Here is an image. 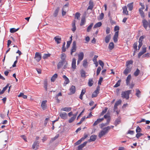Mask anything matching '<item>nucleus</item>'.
Instances as JSON below:
<instances>
[{"mask_svg":"<svg viewBox=\"0 0 150 150\" xmlns=\"http://www.w3.org/2000/svg\"><path fill=\"white\" fill-rule=\"evenodd\" d=\"M65 63V64L64 67V69H65L67 67L68 63L67 62H63L62 60H61L58 63L57 66V68L59 69Z\"/></svg>","mask_w":150,"mask_h":150,"instance_id":"3","label":"nucleus"},{"mask_svg":"<svg viewBox=\"0 0 150 150\" xmlns=\"http://www.w3.org/2000/svg\"><path fill=\"white\" fill-rule=\"evenodd\" d=\"M110 117H108L107 120V122L106 123V124L107 125H108L109 124V123L110 122Z\"/></svg>","mask_w":150,"mask_h":150,"instance_id":"64","label":"nucleus"},{"mask_svg":"<svg viewBox=\"0 0 150 150\" xmlns=\"http://www.w3.org/2000/svg\"><path fill=\"white\" fill-rule=\"evenodd\" d=\"M104 120L103 118L98 119L93 123V126H95L97 125L99 123L102 122Z\"/></svg>","mask_w":150,"mask_h":150,"instance_id":"18","label":"nucleus"},{"mask_svg":"<svg viewBox=\"0 0 150 150\" xmlns=\"http://www.w3.org/2000/svg\"><path fill=\"white\" fill-rule=\"evenodd\" d=\"M83 53L82 52H81L78 54V59H79V60H82L83 59Z\"/></svg>","mask_w":150,"mask_h":150,"instance_id":"24","label":"nucleus"},{"mask_svg":"<svg viewBox=\"0 0 150 150\" xmlns=\"http://www.w3.org/2000/svg\"><path fill=\"white\" fill-rule=\"evenodd\" d=\"M9 84H7V85L3 88V90L1 91V93H3L4 91L7 89L8 86Z\"/></svg>","mask_w":150,"mask_h":150,"instance_id":"44","label":"nucleus"},{"mask_svg":"<svg viewBox=\"0 0 150 150\" xmlns=\"http://www.w3.org/2000/svg\"><path fill=\"white\" fill-rule=\"evenodd\" d=\"M80 14L79 12L76 13L75 14V17L77 19H79V18L80 17Z\"/></svg>","mask_w":150,"mask_h":150,"instance_id":"56","label":"nucleus"},{"mask_svg":"<svg viewBox=\"0 0 150 150\" xmlns=\"http://www.w3.org/2000/svg\"><path fill=\"white\" fill-rule=\"evenodd\" d=\"M96 137L97 136L96 135H92L90 137V139L88 140V141L89 142L94 141L96 140Z\"/></svg>","mask_w":150,"mask_h":150,"instance_id":"19","label":"nucleus"},{"mask_svg":"<svg viewBox=\"0 0 150 150\" xmlns=\"http://www.w3.org/2000/svg\"><path fill=\"white\" fill-rule=\"evenodd\" d=\"M111 39V35L110 34L107 35L105 38V42L108 43Z\"/></svg>","mask_w":150,"mask_h":150,"instance_id":"23","label":"nucleus"},{"mask_svg":"<svg viewBox=\"0 0 150 150\" xmlns=\"http://www.w3.org/2000/svg\"><path fill=\"white\" fill-rule=\"evenodd\" d=\"M120 122V119L117 118L115 120L114 124L116 126L117 125L119 124Z\"/></svg>","mask_w":150,"mask_h":150,"instance_id":"43","label":"nucleus"},{"mask_svg":"<svg viewBox=\"0 0 150 150\" xmlns=\"http://www.w3.org/2000/svg\"><path fill=\"white\" fill-rule=\"evenodd\" d=\"M41 57V54L40 53L38 52H36L34 58L37 62H39L40 60Z\"/></svg>","mask_w":150,"mask_h":150,"instance_id":"4","label":"nucleus"},{"mask_svg":"<svg viewBox=\"0 0 150 150\" xmlns=\"http://www.w3.org/2000/svg\"><path fill=\"white\" fill-rule=\"evenodd\" d=\"M75 118H75V116H73L72 117H71L69 119V123H71L72 122L75 120Z\"/></svg>","mask_w":150,"mask_h":150,"instance_id":"47","label":"nucleus"},{"mask_svg":"<svg viewBox=\"0 0 150 150\" xmlns=\"http://www.w3.org/2000/svg\"><path fill=\"white\" fill-rule=\"evenodd\" d=\"M62 77L65 80L63 85L64 86H65L67 84H68L69 83L70 81L68 78L65 75H64Z\"/></svg>","mask_w":150,"mask_h":150,"instance_id":"8","label":"nucleus"},{"mask_svg":"<svg viewBox=\"0 0 150 150\" xmlns=\"http://www.w3.org/2000/svg\"><path fill=\"white\" fill-rule=\"evenodd\" d=\"M81 143V141L80 140H79L74 144V146L78 145L80 144Z\"/></svg>","mask_w":150,"mask_h":150,"instance_id":"62","label":"nucleus"},{"mask_svg":"<svg viewBox=\"0 0 150 150\" xmlns=\"http://www.w3.org/2000/svg\"><path fill=\"white\" fill-rule=\"evenodd\" d=\"M99 87H97L96 90L95 91L93 92L92 94V98L96 97L97 96L98 94L99 93Z\"/></svg>","mask_w":150,"mask_h":150,"instance_id":"9","label":"nucleus"},{"mask_svg":"<svg viewBox=\"0 0 150 150\" xmlns=\"http://www.w3.org/2000/svg\"><path fill=\"white\" fill-rule=\"evenodd\" d=\"M18 29H16L14 28H11L10 29V32L11 33H13L17 31Z\"/></svg>","mask_w":150,"mask_h":150,"instance_id":"49","label":"nucleus"},{"mask_svg":"<svg viewBox=\"0 0 150 150\" xmlns=\"http://www.w3.org/2000/svg\"><path fill=\"white\" fill-rule=\"evenodd\" d=\"M143 135V134L140 133H138L136 135V137L137 138L139 139L140 137Z\"/></svg>","mask_w":150,"mask_h":150,"instance_id":"55","label":"nucleus"},{"mask_svg":"<svg viewBox=\"0 0 150 150\" xmlns=\"http://www.w3.org/2000/svg\"><path fill=\"white\" fill-rule=\"evenodd\" d=\"M104 14L103 13H102L99 16L98 18L100 20H101L103 19L104 17Z\"/></svg>","mask_w":150,"mask_h":150,"instance_id":"51","label":"nucleus"},{"mask_svg":"<svg viewBox=\"0 0 150 150\" xmlns=\"http://www.w3.org/2000/svg\"><path fill=\"white\" fill-rule=\"evenodd\" d=\"M83 66L85 67H86L87 66V60L86 59H84L83 60Z\"/></svg>","mask_w":150,"mask_h":150,"instance_id":"46","label":"nucleus"},{"mask_svg":"<svg viewBox=\"0 0 150 150\" xmlns=\"http://www.w3.org/2000/svg\"><path fill=\"white\" fill-rule=\"evenodd\" d=\"M93 83V81L92 79H89L88 85L89 86H91Z\"/></svg>","mask_w":150,"mask_h":150,"instance_id":"36","label":"nucleus"},{"mask_svg":"<svg viewBox=\"0 0 150 150\" xmlns=\"http://www.w3.org/2000/svg\"><path fill=\"white\" fill-rule=\"evenodd\" d=\"M59 9V7H58L57 8L56 10L55 11L53 14V16L54 17H56L57 16Z\"/></svg>","mask_w":150,"mask_h":150,"instance_id":"33","label":"nucleus"},{"mask_svg":"<svg viewBox=\"0 0 150 150\" xmlns=\"http://www.w3.org/2000/svg\"><path fill=\"white\" fill-rule=\"evenodd\" d=\"M86 118V117L85 116L83 117L82 118H81L80 121L77 124V125H78L81 124L82 122L85 120Z\"/></svg>","mask_w":150,"mask_h":150,"instance_id":"48","label":"nucleus"},{"mask_svg":"<svg viewBox=\"0 0 150 150\" xmlns=\"http://www.w3.org/2000/svg\"><path fill=\"white\" fill-rule=\"evenodd\" d=\"M98 62H99V64L101 66L102 68L103 69V67L104 66V63L101 60H99V61H98Z\"/></svg>","mask_w":150,"mask_h":150,"instance_id":"50","label":"nucleus"},{"mask_svg":"<svg viewBox=\"0 0 150 150\" xmlns=\"http://www.w3.org/2000/svg\"><path fill=\"white\" fill-rule=\"evenodd\" d=\"M114 44L113 42H110L108 48L110 50H112L114 47Z\"/></svg>","mask_w":150,"mask_h":150,"instance_id":"34","label":"nucleus"},{"mask_svg":"<svg viewBox=\"0 0 150 150\" xmlns=\"http://www.w3.org/2000/svg\"><path fill=\"white\" fill-rule=\"evenodd\" d=\"M76 50V43L75 41H73L71 51V54L72 55L73 53L75 52Z\"/></svg>","mask_w":150,"mask_h":150,"instance_id":"6","label":"nucleus"},{"mask_svg":"<svg viewBox=\"0 0 150 150\" xmlns=\"http://www.w3.org/2000/svg\"><path fill=\"white\" fill-rule=\"evenodd\" d=\"M146 48L144 45L142 47V50L138 54V57L140 58V57L146 52Z\"/></svg>","mask_w":150,"mask_h":150,"instance_id":"5","label":"nucleus"},{"mask_svg":"<svg viewBox=\"0 0 150 150\" xmlns=\"http://www.w3.org/2000/svg\"><path fill=\"white\" fill-rule=\"evenodd\" d=\"M131 90L122 91L121 93V96L123 98H126L128 100L129 98V94L131 93Z\"/></svg>","mask_w":150,"mask_h":150,"instance_id":"2","label":"nucleus"},{"mask_svg":"<svg viewBox=\"0 0 150 150\" xmlns=\"http://www.w3.org/2000/svg\"><path fill=\"white\" fill-rule=\"evenodd\" d=\"M140 72V70L137 68L134 72V74L135 76H137L139 75Z\"/></svg>","mask_w":150,"mask_h":150,"instance_id":"38","label":"nucleus"},{"mask_svg":"<svg viewBox=\"0 0 150 150\" xmlns=\"http://www.w3.org/2000/svg\"><path fill=\"white\" fill-rule=\"evenodd\" d=\"M44 88L46 91H47V83L46 81H45L44 82Z\"/></svg>","mask_w":150,"mask_h":150,"instance_id":"45","label":"nucleus"},{"mask_svg":"<svg viewBox=\"0 0 150 150\" xmlns=\"http://www.w3.org/2000/svg\"><path fill=\"white\" fill-rule=\"evenodd\" d=\"M139 11L141 17L143 18H144L145 17V15L142 9L141 8H140L139 10Z\"/></svg>","mask_w":150,"mask_h":150,"instance_id":"32","label":"nucleus"},{"mask_svg":"<svg viewBox=\"0 0 150 150\" xmlns=\"http://www.w3.org/2000/svg\"><path fill=\"white\" fill-rule=\"evenodd\" d=\"M50 54L48 53L47 54H44L42 56V58L43 59H45L47 58L48 57H50Z\"/></svg>","mask_w":150,"mask_h":150,"instance_id":"39","label":"nucleus"},{"mask_svg":"<svg viewBox=\"0 0 150 150\" xmlns=\"http://www.w3.org/2000/svg\"><path fill=\"white\" fill-rule=\"evenodd\" d=\"M137 43L135 42V43L133 45V47L134 49H135L136 50H137Z\"/></svg>","mask_w":150,"mask_h":150,"instance_id":"63","label":"nucleus"},{"mask_svg":"<svg viewBox=\"0 0 150 150\" xmlns=\"http://www.w3.org/2000/svg\"><path fill=\"white\" fill-rule=\"evenodd\" d=\"M136 93L135 95L138 98H139L140 97V95H141V92L138 88H137L136 89Z\"/></svg>","mask_w":150,"mask_h":150,"instance_id":"31","label":"nucleus"},{"mask_svg":"<svg viewBox=\"0 0 150 150\" xmlns=\"http://www.w3.org/2000/svg\"><path fill=\"white\" fill-rule=\"evenodd\" d=\"M59 116L62 119H67V113L65 112L60 113Z\"/></svg>","mask_w":150,"mask_h":150,"instance_id":"12","label":"nucleus"},{"mask_svg":"<svg viewBox=\"0 0 150 150\" xmlns=\"http://www.w3.org/2000/svg\"><path fill=\"white\" fill-rule=\"evenodd\" d=\"M75 23V20H74L72 23V26L73 28L71 29V30L74 32L76 30Z\"/></svg>","mask_w":150,"mask_h":150,"instance_id":"21","label":"nucleus"},{"mask_svg":"<svg viewBox=\"0 0 150 150\" xmlns=\"http://www.w3.org/2000/svg\"><path fill=\"white\" fill-rule=\"evenodd\" d=\"M86 22V20L85 17L82 18L81 20V23L80 24V25L82 26Z\"/></svg>","mask_w":150,"mask_h":150,"instance_id":"35","label":"nucleus"},{"mask_svg":"<svg viewBox=\"0 0 150 150\" xmlns=\"http://www.w3.org/2000/svg\"><path fill=\"white\" fill-rule=\"evenodd\" d=\"M98 56L97 55H95L93 59V60L94 62H96L97 61V58L98 57Z\"/></svg>","mask_w":150,"mask_h":150,"instance_id":"61","label":"nucleus"},{"mask_svg":"<svg viewBox=\"0 0 150 150\" xmlns=\"http://www.w3.org/2000/svg\"><path fill=\"white\" fill-rule=\"evenodd\" d=\"M107 110H108V108H105V109L104 110H103V111H102V112L101 114V115H102L104 114L106 112H107Z\"/></svg>","mask_w":150,"mask_h":150,"instance_id":"57","label":"nucleus"},{"mask_svg":"<svg viewBox=\"0 0 150 150\" xmlns=\"http://www.w3.org/2000/svg\"><path fill=\"white\" fill-rule=\"evenodd\" d=\"M132 67H126V68L124 70L123 73L126 76L127 75L128 73L130 72L132 70Z\"/></svg>","mask_w":150,"mask_h":150,"instance_id":"7","label":"nucleus"},{"mask_svg":"<svg viewBox=\"0 0 150 150\" xmlns=\"http://www.w3.org/2000/svg\"><path fill=\"white\" fill-rule=\"evenodd\" d=\"M39 143L38 141H35L32 145L33 149H34L35 147H36L37 149H38L39 146Z\"/></svg>","mask_w":150,"mask_h":150,"instance_id":"17","label":"nucleus"},{"mask_svg":"<svg viewBox=\"0 0 150 150\" xmlns=\"http://www.w3.org/2000/svg\"><path fill=\"white\" fill-rule=\"evenodd\" d=\"M133 2L129 4L127 6L129 11H131L133 8Z\"/></svg>","mask_w":150,"mask_h":150,"instance_id":"28","label":"nucleus"},{"mask_svg":"<svg viewBox=\"0 0 150 150\" xmlns=\"http://www.w3.org/2000/svg\"><path fill=\"white\" fill-rule=\"evenodd\" d=\"M132 76L130 74H129L128 75L127 78V79L126 80V83L127 85H128L130 84V81L131 79Z\"/></svg>","mask_w":150,"mask_h":150,"instance_id":"16","label":"nucleus"},{"mask_svg":"<svg viewBox=\"0 0 150 150\" xmlns=\"http://www.w3.org/2000/svg\"><path fill=\"white\" fill-rule=\"evenodd\" d=\"M118 36V31H117L115 33L113 37V40L115 43L117 41Z\"/></svg>","mask_w":150,"mask_h":150,"instance_id":"13","label":"nucleus"},{"mask_svg":"<svg viewBox=\"0 0 150 150\" xmlns=\"http://www.w3.org/2000/svg\"><path fill=\"white\" fill-rule=\"evenodd\" d=\"M121 82V79L119 80L117 82V83L115 84V85L114 86V87L116 88L119 86L120 85Z\"/></svg>","mask_w":150,"mask_h":150,"instance_id":"40","label":"nucleus"},{"mask_svg":"<svg viewBox=\"0 0 150 150\" xmlns=\"http://www.w3.org/2000/svg\"><path fill=\"white\" fill-rule=\"evenodd\" d=\"M101 70V68L99 67L98 68L97 70V75L98 76L99 75V74L100 71Z\"/></svg>","mask_w":150,"mask_h":150,"instance_id":"53","label":"nucleus"},{"mask_svg":"<svg viewBox=\"0 0 150 150\" xmlns=\"http://www.w3.org/2000/svg\"><path fill=\"white\" fill-rule=\"evenodd\" d=\"M87 143V142L86 141L83 142V143L80 144L78 146L77 150H82L83 148L85 146Z\"/></svg>","mask_w":150,"mask_h":150,"instance_id":"10","label":"nucleus"},{"mask_svg":"<svg viewBox=\"0 0 150 150\" xmlns=\"http://www.w3.org/2000/svg\"><path fill=\"white\" fill-rule=\"evenodd\" d=\"M133 63V61L132 60H129L127 61L126 63V67H132L130 65V64H132Z\"/></svg>","mask_w":150,"mask_h":150,"instance_id":"30","label":"nucleus"},{"mask_svg":"<svg viewBox=\"0 0 150 150\" xmlns=\"http://www.w3.org/2000/svg\"><path fill=\"white\" fill-rule=\"evenodd\" d=\"M58 76L57 74H54L51 77V81L52 82H54L56 79L57 78Z\"/></svg>","mask_w":150,"mask_h":150,"instance_id":"29","label":"nucleus"},{"mask_svg":"<svg viewBox=\"0 0 150 150\" xmlns=\"http://www.w3.org/2000/svg\"><path fill=\"white\" fill-rule=\"evenodd\" d=\"M122 102V101L121 100H119L118 101H117L115 103V104L117 106H118L119 105L121 104Z\"/></svg>","mask_w":150,"mask_h":150,"instance_id":"58","label":"nucleus"},{"mask_svg":"<svg viewBox=\"0 0 150 150\" xmlns=\"http://www.w3.org/2000/svg\"><path fill=\"white\" fill-rule=\"evenodd\" d=\"M86 73L83 70H81V76L82 77H86Z\"/></svg>","mask_w":150,"mask_h":150,"instance_id":"41","label":"nucleus"},{"mask_svg":"<svg viewBox=\"0 0 150 150\" xmlns=\"http://www.w3.org/2000/svg\"><path fill=\"white\" fill-rule=\"evenodd\" d=\"M66 57V55L64 53L62 54L61 55V60H62V61L63 62H67L65 60Z\"/></svg>","mask_w":150,"mask_h":150,"instance_id":"26","label":"nucleus"},{"mask_svg":"<svg viewBox=\"0 0 150 150\" xmlns=\"http://www.w3.org/2000/svg\"><path fill=\"white\" fill-rule=\"evenodd\" d=\"M110 28L108 27H107L106 30V33L107 34H109L110 33Z\"/></svg>","mask_w":150,"mask_h":150,"instance_id":"60","label":"nucleus"},{"mask_svg":"<svg viewBox=\"0 0 150 150\" xmlns=\"http://www.w3.org/2000/svg\"><path fill=\"white\" fill-rule=\"evenodd\" d=\"M93 25V23H91L90 24V25L87 27V32H89L90 31V30H91Z\"/></svg>","mask_w":150,"mask_h":150,"instance_id":"42","label":"nucleus"},{"mask_svg":"<svg viewBox=\"0 0 150 150\" xmlns=\"http://www.w3.org/2000/svg\"><path fill=\"white\" fill-rule=\"evenodd\" d=\"M102 23L101 22H98L96 23L94 26V28H96L99 27L102 25Z\"/></svg>","mask_w":150,"mask_h":150,"instance_id":"37","label":"nucleus"},{"mask_svg":"<svg viewBox=\"0 0 150 150\" xmlns=\"http://www.w3.org/2000/svg\"><path fill=\"white\" fill-rule=\"evenodd\" d=\"M122 9L123 10V14L126 15H128V12L127 10V7L126 6H125L123 7Z\"/></svg>","mask_w":150,"mask_h":150,"instance_id":"25","label":"nucleus"},{"mask_svg":"<svg viewBox=\"0 0 150 150\" xmlns=\"http://www.w3.org/2000/svg\"><path fill=\"white\" fill-rule=\"evenodd\" d=\"M47 102L46 100L43 101L41 103V106L42 109L45 110L46 109L47 107V105H46V103Z\"/></svg>","mask_w":150,"mask_h":150,"instance_id":"15","label":"nucleus"},{"mask_svg":"<svg viewBox=\"0 0 150 150\" xmlns=\"http://www.w3.org/2000/svg\"><path fill=\"white\" fill-rule=\"evenodd\" d=\"M70 93L71 94H72L74 93L76 91V88L74 86H72L70 88Z\"/></svg>","mask_w":150,"mask_h":150,"instance_id":"20","label":"nucleus"},{"mask_svg":"<svg viewBox=\"0 0 150 150\" xmlns=\"http://www.w3.org/2000/svg\"><path fill=\"white\" fill-rule=\"evenodd\" d=\"M103 80V78L102 77H100V78L98 82V85H101V83L102 81Z\"/></svg>","mask_w":150,"mask_h":150,"instance_id":"59","label":"nucleus"},{"mask_svg":"<svg viewBox=\"0 0 150 150\" xmlns=\"http://www.w3.org/2000/svg\"><path fill=\"white\" fill-rule=\"evenodd\" d=\"M103 130H101L99 134L98 137L99 138H101L103 135L107 133L110 129V126H108L107 127L103 128Z\"/></svg>","mask_w":150,"mask_h":150,"instance_id":"1","label":"nucleus"},{"mask_svg":"<svg viewBox=\"0 0 150 150\" xmlns=\"http://www.w3.org/2000/svg\"><path fill=\"white\" fill-rule=\"evenodd\" d=\"M55 41L57 42V44H58L60 43V41L61 40V38L59 37V36H56L54 38Z\"/></svg>","mask_w":150,"mask_h":150,"instance_id":"22","label":"nucleus"},{"mask_svg":"<svg viewBox=\"0 0 150 150\" xmlns=\"http://www.w3.org/2000/svg\"><path fill=\"white\" fill-rule=\"evenodd\" d=\"M141 129L139 126H137L136 129V132L137 133H139L141 131Z\"/></svg>","mask_w":150,"mask_h":150,"instance_id":"54","label":"nucleus"},{"mask_svg":"<svg viewBox=\"0 0 150 150\" xmlns=\"http://www.w3.org/2000/svg\"><path fill=\"white\" fill-rule=\"evenodd\" d=\"M76 59L74 58L72 59V64H71V67L72 68L75 69L76 68Z\"/></svg>","mask_w":150,"mask_h":150,"instance_id":"14","label":"nucleus"},{"mask_svg":"<svg viewBox=\"0 0 150 150\" xmlns=\"http://www.w3.org/2000/svg\"><path fill=\"white\" fill-rule=\"evenodd\" d=\"M142 23L143 24V26L146 30L149 24L148 23V21L145 19H144L142 20Z\"/></svg>","mask_w":150,"mask_h":150,"instance_id":"11","label":"nucleus"},{"mask_svg":"<svg viewBox=\"0 0 150 150\" xmlns=\"http://www.w3.org/2000/svg\"><path fill=\"white\" fill-rule=\"evenodd\" d=\"M145 37V36H144V35L141 36L139 39V42H142V41L143 39Z\"/></svg>","mask_w":150,"mask_h":150,"instance_id":"52","label":"nucleus"},{"mask_svg":"<svg viewBox=\"0 0 150 150\" xmlns=\"http://www.w3.org/2000/svg\"><path fill=\"white\" fill-rule=\"evenodd\" d=\"M71 108L70 107H64L62 108L61 109V110L69 112L71 110Z\"/></svg>","mask_w":150,"mask_h":150,"instance_id":"27","label":"nucleus"}]
</instances>
